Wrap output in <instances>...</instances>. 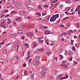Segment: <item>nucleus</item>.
Segmentation results:
<instances>
[{
	"mask_svg": "<svg viewBox=\"0 0 80 80\" xmlns=\"http://www.w3.org/2000/svg\"><path fill=\"white\" fill-rule=\"evenodd\" d=\"M22 13H23H23H24V14H25V13H27V12H26V11H23V12H22Z\"/></svg>",
	"mask_w": 80,
	"mask_h": 80,
	"instance_id": "052dcab7",
	"label": "nucleus"
},
{
	"mask_svg": "<svg viewBox=\"0 0 80 80\" xmlns=\"http://www.w3.org/2000/svg\"><path fill=\"white\" fill-rule=\"evenodd\" d=\"M22 5V3L21 2H19L18 4V6H16V7L18 8H19L20 9H21V8H22L23 7V6Z\"/></svg>",
	"mask_w": 80,
	"mask_h": 80,
	"instance_id": "7ed1b4c3",
	"label": "nucleus"
},
{
	"mask_svg": "<svg viewBox=\"0 0 80 80\" xmlns=\"http://www.w3.org/2000/svg\"><path fill=\"white\" fill-rule=\"evenodd\" d=\"M56 20V19L52 16V17L50 19V21L51 22H55Z\"/></svg>",
	"mask_w": 80,
	"mask_h": 80,
	"instance_id": "39448f33",
	"label": "nucleus"
},
{
	"mask_svg": "<svg viewBox=\"0 0 80 80\" xmlns=\"http://www.w3.org/2000/svg\"><path fill=\"white\" fill-rule=\"evenodd\" d=\"M10 16V15L9 14H7L5 16V17H8Z\"/></svg>",
	"mask_w": 80,
	"mask_h": 80,
	"instance_id": "4d7b16f0",
	"label": "nucleus"
},
{
	"mask_svg": "<svg viewBox=\"0 0 80 80\" xmlns=\"http://www.w3.org/2000/svg\"><path fill=\"white\" fill-rule=\"evenodd\" d=\"M45 66H43L42 68V71H45Z\"/></svg>",
	"mask_w": 80,
	"mask_h": 80,
	"instance_id": "72a5a7b5",
	"label": "nucleus"
},
{
	"mask_svg": "<svg viewBox=\"0 0 80 80\" xmlns=\"http://www.w3.org/2000/svg\"><path fill=\"white\" fill-rule=\"evenodd\" d=\"M72 49L73 51H75V46H73L72 48Z\"/></svg>",
	"mask_w": 80,
	"mask_h": 80,
	"instance_id": "cd10ccee",
	"label": "nucleus"
},
{
	"mask_svg": "<svg viewBox=\"0 0 80 80\" xmlns=\"http://www.w3.org/2000/svg\"><path fill=\"white\" fill-rule=\"evenodd\" d=\"M74 38L75 39H76V38H77V36H74Z\"/></svg>",
	"mask_w": 80,
	"mask_h": 80,
	"instance_id": "338daca9",
	"label": "nucleus"
},
{
	"mask_svg": "<svg viewBox=\"0 0 80 80\" xmlns=\"http://www.w3.org/2000/svg\"><path fill=\"white\" fill-rule=\"evenodd\" d=\"M8 12V10H6L5 11L4 13H7Z\"/></svg>",
	"mask_w": 80,
	"mask_h": 80,
	"instance_id": "864d4df0",
	"label": "nucleus"
},
{
	"mask_svg": "<svg viewBox=\"0 0 80 80\" xmlns=\"http://www.w3.org/2000/svg\"><path fill=\"white\" fill-rule=\"evenodd\" d=\"M67 35V32H63L62 35H61V37H63V35Z\"/></svg>",
	"mask_w": 80,
	"mask_h": 80,
	"instance_id": "412c9836",
	"label": "nucleus"
},
{
	"mask_svg": "<svg viewBox=\"0 0 80 80\" xmlns=\"http://www.w3.org/2000/svg\"><path fill=\"white\" fill-rule=\"evenodd\" d=\"M5 21L4 20H2L1 21V23L0 24L1 27H2L4 28H6L8 27V26H6V24H5Z\"/></svg>",
	"mask_w": 80,
	"mask_h": 80,
	"instance_id": "f03ea898",
	"label": "nucleus"
},
{
	"mask_svg": "<svg viewBox=\"0 0 80 80\" xmlns=\"http://www.w3.org/2000/svg\"><path fill=\"white\" fill-rule=\"evenodd\" d=\"M41 30H45L46 28H47V26H41L40 27Z\"/></svg>",
	"mask_w": 80,
	"mask_h": 80,
	"instance_id": "1a4fd4ad",
	"label": "nucleus"
},
{
	"mask_svg": "<svg viewBox=\"0 0 80 80\" xmlns=\"http://www.w3.org/2000/svg\"><path fill=\"white\" fill-rule=\"evenodd\" d=\"M66 3L70 4L71 3V1L70 0H67V1L66 2Z\"/></svg>",
	"mask_w": 80,
	"mask_h": 80,
	"instance_id": "6ab92c4d",
	"label": "nucleus"
},
{
	"mask_svg": "<svg viewBox=\"0 0 80 80\" xmlns=\"http://www.w3.org/2000/svg\"><path fill=\"white\" fill-rule=\"evenodd\" d=\"M23 46H25L26 47H28H28H29V45L28 44H27V43H25L23 44Z\"/></svg>",
	"mask_w": 80,
	"mask_h": 80,
	"instance_id": "f3484780",
	"label": "nucleus"
},
{
	"mask_svg": "<svg viewBox=\"0 0 80 80\" xmlns=\"http://www.w3.org/2000/svg\"><path fill=\"white\" fill-rule=\"evenodd\" d=\"M16 56V59H17V60H18V59H19V56L18 55H17Z\"/></svg>",
	"mask_w": 80,
	"mask_h": 80,
	"instance_id": "3c124183",
	"label": "nucleus"
},
{
	"mask_svg": "<svg viewBox=\"0 0 80 80\" xmlns=\"http://www.w3.org/2000/svg\"><path fill=\"white\" fill-rule=\"evenodd\" d=\"M38 61H37V62L35 61H34L33 62V63L35 66H37L38 65Z\"/></svg>",
	"mask_w": 80,
	"mask_h": 80,
	"instance_id": "423d86ee",
	"label": "nucleus"
},
{
	"mask_svg": "<svg viewBox=\"0 0 80 80\" xmlns=\"http://www.w3.org/2000/svg\"><path fill=\"white\" fill-rule=\"evenodd\" d=\"M73 58H72V57H70V58H69V61H72V59Z\"/></svg>",
	"mask_w": 80,
	"mask_h": 80,
	"instance_id": "f704fd0d",
	"label": "nucleus"
},
{
	"mask_svg": "<svg viewBox=\"0 0 80 80\" xmlns=\"http://www.w3.org/2000/svg\"><path fill=\"white\" fill-rule=\"evenodd\" d=\"M74 42L73 41V40H71V45H73Z\"/></svg>",
	"mask_w": 80,
	"mask_h": 80,
	"instance_id": "ea45409f",
	"label": "nucleus"
},
{
	"mask_svg": "<svg viewBox=\"0 0 80 80\" xmlns=\"http://www.w3.org/2000/svg\"><path fill=\"white\" fill-rule=\"evenodd\" d=\"M13 3H17V1H14L13 2Z\"/></svg>",
	"mask_w": 80,
	"mask_h": 80,
	"instance_id": "e2e57ef3",
	"label": "nucleus"
},
{
	"mask_svg": "<svg viewBox=\"0 0 80 80\" xmlns=\"http://www.w3.org/2000/svg\"><path fill=\"white\" fill-rule=\"evenodd\" d=\"M58 73V71L57 70H55L54 72V74L55 75H57Z\"/></svg>",
	"mask_w": 80,
	"mask_h": 80,
	"instance_id": "393cba45",
	"label": "nucleus"
},
{
	"mask_svg": "<svg viewBox=\"0 0 80 80\" xmlns=\"http://www.w3.org/2000/svg\"><path fill=\"white\" fill-rule=\"evenodd\" d=\"M58 1V0H54L52 1L51 2V3H55V2H57Z\"/></svg>",
	"mask_w": 80,
	"mask_h": 80,
	"instance_id": "bb28decb",
	"label": "nucleus"
},
{
	"mask_svg": "<svg viewBox=\"0 0 80 80\" xmlns=\"http://www.w3.org/2000/svg\"><path fill=\"white\" fill-rule=\"evenodd\" d=\"M24 75H27V71H25L24 72Z\"/></svg>",
	"mask_w": 80,
	"mask_h": 80,
	"instance_id": "79ce46f5",
	"label": "nucleus"
},
{
	"mask_svg": "<svg viewBox=\"0 0 80 80\" xmlns=\"http://www.w3.org/2000/svg\"><path fill=\"white\" fill-rule=\"evenodd\" d=\"M60 15L61 17H64V14L62 13L60 14Z\"/></svg>",
	"mask_w": 80,
	"mask_h": 80,
	"instance_id": "bf43d9fd",
	"label": "nucleus"
},
{
	"mask_svg": "<svg viewBox=\"0 0 80 80\" xmlns=\"http://www.w3.org/2000/svg\"><path fill=\"white\" fill-rule=\"evenodd\" d=\"M44 33L46 35H49V34H50V33H51V32H50V31H49L47 30L45 31Z\"/></svg>",
	"mask_w": 80,
	"mask_h": 80,
	"instance_id": "6e6552de",
	"label": "nucleus"
},
{
	"mask_svg": "<svg viewBox=\"0 0 80 80\" xmlns=\"http://www.w3.org/2000/svg\"><path fill=\"white\" fill-rule=\"evenodd\" d=\"M59 51L61 53H62V51H63V49L62 48H61L60 49Z\"/></svg>",
	"mask_w": 80,
	"mask_h": 80,
	"instance_id": "09e8293b",
	"label": "nucleus"
},
{
	"mask_svg": "<svg viewBox=\"0 0 80 80\" xmlns=\"http://www.w3.org/2000/svg\"><path fill=\"white\" fill-rule=\"evenodd\" d=\"M12 24H10V25H8V26H9V28H12Z\"/></svg>",
	"mask_w": 80,
	"mask_h": 80,
	"instance_id": "58836bf2",
	"label": "nucleus"
},
{
	"mask_svg": "<svg viewBox=\"0 0 80 80\" xmlns=\"http://www.w3.org/2000/svg\"><path fill=\"white\" fill-rule=\"evenodd\" d=\"M44 49L43 48H41L40 49H38V50H39L40 52H43L44 51Z\"/></svg>",
	"mask_w": 80,
	"mask_h": 80,
	"instance_id": "dca6fc26",
	"label": "nucleus"
},
{
	"mask_svg": "<svg viewBox=\"0 0 80 80\" xmlns=\"http://www.w3.org/2000/svg\"><path fill=\"white\" fill-rule=\"evenodd\" d=\"M33 44L34 45L33 48H35L36 46H37V42H33Z\"/></svg>",
	"mask_w": 80,
	"mask_h": 80,
	"instance_id": "a211bd4d",
	"label": "nucleus"
},
{
	"mask_svg": "<svg viewBox=\"0 0 80 80\" xmlns=\"http://www.w3.org/2000/svg\"><path fill=\"white\" fill-rule=\"evenodd\" d=\"M4 44V42L2 41L1 43H0V45H2V44Z\"/></svg>",
	"mask_w": 80,
	"mask_h": 80,
	"instance_id": "603ef678",
	"label": "nucleus"
},
{
	"mask_svg": "<svg viewBox=\"0 0 80 80\" xmlns=\"http://www.w3.org/2000/svg\"><path fill=\"white\" fill-rule=\"evenodd\" d=\"M72 54V52L70 51H69L68 52V55H71Z\"/></svg>",
	"mask_w": 80,
	"mask_h": 80,
	"instance_id": "a878e982",
	"label": "nucleus"
},
{
	"mask_svg": "<svg viewBox=\"0 0 80 80\" xmlns=\"http://www.w3.org/2000/svg\"><path fill=\"white\" fill-rule=\"evenodd\" d=\"M54 18H55V19L56 18H58V17H59V14H58L54 15L53 16Z\"/></svg>",
	"mask_w": 80,
	"mask_h": 80,
	"instance_id": "f8f14e48",
	"label": "nucleus"
},
{
	"mask_svg": "<svg viewBox=\"0 0 80 80\" xmlns=\"http://www.w3.org/2000/svg\"><path fill=\"white\" fill-rule=\"evenodd\" d=\"M67 34L69 35V36H70V31H68L67 32Z\"/></svg>",
	"mask_w": 80,
	"mask_h": 80,
	"instance_id": "2f4dec72",
	"label": "nucleus"
},
{
	"mask_svg": "<svg viewBox=\"0 0 80 80\" xmlns=\"http://www.w3.org/2000/svg\"><path fill=\"white\" fill-rule=\"evenodd\" d=\"M45 42L46 43H47V45H49V43H48V39H46V40H45Z\"/></svg>",
	"mask_w": 80,
	"mask_h": 80,
	"instance_id": "473e14b6",
	"label": "nucleus"
},
{
	"mask_svg": "<svg viewBox=\"0 0 80 80\" xmlns=\"http://www.w3.org/2000/svg\"><path fill=\"white\" fill-rule=\"evenodd\" d=\"M67 61H66L63 60L62 62V63H65Z\"/></svg>",
	"mask_w": 80,
	"mask_h": 80,
	"instance_id": "680f3d73",
	"label": "nucleus"
},
{
	"mask_svg": "<svg viewBox=\"0 0 80 80\" xmlns=\"http://www.w3.org/2000/svg\"><path fill=\"white\" fill-rule=\"evenodd\" d=\"M78 14L80 15V8L78 6L75 10L74 12H78Z\"/></svg>",
	"mask_w": 80,
	"mask_h": 80,
	"instance_id": "20e7f679",
	"label": "nucleus"
},
{
	"mask_svg": "<svg viewBox=\"0 0 80 80\" xmlns=\"http://www.w3.org/2000/svg\"><path fill=\"white\" fill-rule=\"evenodd\" d=\"M71 24V23L70 22H68L66 26L65 27V28L70 26Z\"/></svg>",
	"mask_w": 80,
	"mask_h": 80,
	"instance_id": "4468645a",
	"label": "nucleus"
},
{
	"mask_svg": "<svg viewBox=\"0 0 80 80\" xmlns=\"http://www.w3.org/2000/svg\"><path fill=\"white\" fill-rule=\"evenodd\" d=\"M3 53H7V49H4L3 51Z\"/></svg>",
	"mask_w": 80,
	"mask_h": 80,
	"instance_id": "4be33fe9",
	"label": "nucleus"
},
{
	"mask_svg": "<svg viewBox=\"0 0 80 80\" xmlns=\"http://www.w3.org/2000/svg\"><path fill=\"white\" fill-rule=\"evenodd\" d=\"M13 24H14V26H15V25H16V22H15L14 21L13 22Z\"/></svg>",
	"mask_w": 80,
	"mask_h": 80,
	"instance_id": "6e6d98bb",
	"label": "nucleus"
},
{
	"mask_svg": "<svg viewBox=\"0 0 80 80\" xmlns=\"http://www.w3.org/2000/svg\"><path fill=\"white\" fill-rule=\"evenodd\" d=\"M16 47H17V51H18V48H19V46L18 45V44H17V45L16 46Z\"/></svg>",
	"mask_w": 80,
	"mask_h": 80,
	"instance_id": "a19ab883",
	"label": "nucleus"
},
{
	"mask_svg": "<svg viewBox=\"0 0 80 80\" xmlns=\"http://www.w3.org/2000/svg\"><path fill=\"white\" fill-rule=\"evenodd\" d=\"M60 27L63 28L64 27V25L63 24H60L59 25Z\"/></svg>",
	"mask_w": 80,
	"mask_h": 80,
	"instance_id": "4c0bfd02",
	"label": "nucleus"
},
{
	"mask_svg": "<svg viewBox=\"0 0 80 80\" xmlns=\"http://www.w3.org/2000/svg\"><path fill=\"white\" fill-rule=\"evenodd\" d=\"M54 60H55L56 61H57V57H56L54 58Z\"/></svg>",
	"mask_w": 80,
	"mask_h": 80,
	"instance_id": "774afa93",
	"label": "nucleus"
},
{
	"mask_svg": "<svg viewBox=\"0 0 80 80\" xmlns=\"http://www.w3.org/2000/svg\"><path fill=\"white\" fill-rule=\"evenodd\" d=\"M63 7V5L62 4H60L59 6V8H62V7Z\"/></svg>",
	"mask_w": 80,
	"mask_h": 80,
	"instance_id": "de8ad7c7",
	"label": "nucleus"
},
{
	"mask_svg": "<svg viewBox=\"0 0 80 80\" xmlns=\"http://www.w3.org/2000/svg\"><path fill=\"white\" fill-rule=\"evenodd\" d=\"M4 16H5V15H2L0 17V18H3V17Z\"/></svg>",
	"mask_w": 80,
	"mask_h": 80,
	"instance_id": "0e129e2a",
	"label": "nucleus"
},
{
	"mask_svg": "<svg viewBox=\"0 0 80 80\" xmlns=\"http://www.w3.org/2000/svg\"><path fill=\"white\" fill-rule=\"evenodd\" d=\"M27 66V64L26 63H25L23 65V67L24 68H25L26 66Z\"/></svg>",
	"mask_w": 80,
	"mask_h": 80,
	"instance_id": "13d9d810",
	"label": "nucleus"
},
{
	"mask_svg": "<svg viewBox=\"0 0 80 80\" xmlns=\"http://www.w3.org/2000/svg\"><path fill=\"white\" fill-rule=\"evenodd\" d=\"M38 41L40 43H43V41L41 39H39Z\"/></svg>",
	"mask_w": 80,
	"mask_h": 80,
	"instance_id": "37998d69",
	"label": "nucleus"
},
{
	"mask_svg": "<svg viewBox=\"0 0 80 80\" xmlns=\"http://www.w3.org/2000/svg\"><path fill=\"white\" fill-rule=\"evenodd\" d=\"M46 54H47V55H51V53H52V52H46Z\"/></svg>",
	"mask_w": 80,
	"mask_h": 80,
	"instance_id": "7c9ffc66",
	"label": "nucleus"
},
{
	"mask_svg": "<svg viewBox=\"0 0 80 80\" xmlns=\"http://www.w3.org/2000/svg\"><path fill=\"white\" fill-rule=\"evenodd\" d=\"M59 56H60V58H61V59H63V55L61 54H59Z\"/></svg>",
	"mask_w": 80,
	"mask_h": 80,
	"instance_id": "c756f323",
	"label": "nucleus"
},
{
	"mask_svg": "<svg viewBox=\"0 0 80 80\" xmlns=\"http://www.w3.org/2000/svg\"><path fill=\"white\" fill-rule=\"evenodd\" d=\"M30 3H31V1H28L26 3V5H29Z\"/></svg>",
	"mask_w": 80,
	"mask_h": 80,
	"instance_id": "aec40b11",
	"label": "nucleus"
},
{
	"mask_svg": "<svg viewBox=\"0 0 80 80\" xmlns=\"http://www.w3.org/2000/svg\"><path fill=\"white\" fill-rule=\"evenodd\" d=\"M27 18H28V19H32V17H30V16H28L27 17Z\"/></svg>",
	"mask_w": 80,
	"mask_h": 80,
	"instance_id": "8fccbe9b",
	"label": "nucleus"
},
{
	"mask_svg": "<svg viewBox=\"0 0 80 80\" xmlns=\"http://www.w3.org/2000/svg\"><path fill=\"white\" fill-rule=\"evenodd\" d=\"M9 38H14L13 34H10V35H9Z\"/></svg>",
	"mask_w": 80,
	"mask_h": 80,
	"instance_id": "5701e85b",
	"label": "nucleus"
},
{
	"mask_svg": "<svg viewBox=\"0 0 80 80\" xmlns=\"http://www.w3.org/2000/svg\"><path fill=\"white\" fill-rule=\"evenodd\" d=\"M18 33H19V34H22V33H23V31L21 30L18 31Z\"/></svg>",
	"mask_w": 80,
	"mask_h": 80,
	"instance_id": "b1692460",
	"label": "nucleus"
},
{
	"mask_svg": "<svg viewBox=\"0 0 80 80\" xmlns=\"http://www.w3.org/2000/svg\"><path fill=\"white\" fill-rule=\"evenodd\" d=\"M24 25H21L20 27H18V30H22L24 28Z\"/></svg>",
	"mask_w": 80,
	"mask_h": 80,
	"instance_id": "0eeeda50",
	"label": "nucleus"
},
{
	"mask_svg": "<svg viewBox=\"0 0 80 80\" xmlns=\"http://www.w3.org/2000/svg\"><path fill=\"white\" fill-rule=\"evenodd\" d=\"M41 75H42V76L43 77H45V73L44 72L42 71L41 72Z\"/></svg>",
	"mask_w": 80,
	"mask_h": 80,
	"instance_id": "ddd939ff",
	"label": "nucleus"
},
{
	"mask_svg": "<svg viewBox=\"0 0 80 80\" xmlns=\"http://www.w3.org/2000/svg\"><path fill=\"white\" fill-rule=\"evenodd\" d=\"M40 58V56L38 55H36L35 57V59L37 58Z\"/></svg>",
	"mask_w": 80,
	"mask_h": 80,
	"instance_id": "c85d7f7f",
	"label": "nucleus"
},
{
	"mask_svg": "<svg viewBox=\"0 0 80 80\" xmlns=\"http://www.w3.org/2000/svg\"><path fill=\"white\" fill-rule=\"evenodd\" d=\"M47 12H46V13H42V16H45V15H47Z\"/></svg>",
	"mask_w": 80,
	"mask_h": 80,
	"instance_id": "49530a36",
	"label": "nucleus"
},
{
	"mask_svg": "<svg viewBox=\"0 0 80 80\" xmlns=\"http://www.w3.org/2000/svg\"><path fill=\"white\" fill-rule=\"evenodd\" d=\"M17 12H15V11H12L11 12V14H12V13H17Z\"/></svg>",
	"mask_w": 80,
	"mask_h": 80,
	"instance_id": "a18cd8bd",
	"label": "nucleus"
},
{
	"mask_svg": "<svg viewBox=\"0 0 80 80\" xmlns=\"http://www.w3.org/2000/svg\"><path fill=\"white\" fill-rule=\"evenodd\" d=\"M44 8H48V6L47 5H46L44 6Z\"/></svg>",
	"mask_w": 80,
	"mask_h": 80,
	"instance_id": "c03bdc74",
	"label": "nucleus"
},
{
	"mask_svg": "<svg viewBox=\"0 0 80 80\" xmlns=\"http://www.w3.org/2000/svg\"><path fill=\"white\" fill-rule=\"evenodd\" d=\"M62 75H63V74L62 73L61 74L58 75L56 78L57 80H59V79H60V80H63V79H66V78H67L68 77V76L67 74H65V77L61 78Z\"/></svg>",
	"mask_w": 80,
	"mask_h": 80,
	"instance_id": "f257e3e1",
	"label": "nucleus"
},
{
	"mask_svg": "<svg viewBox=\"0 0 80 80\" xmlns=\"http://www.w3.org/2000/svg\"><path fill=\"white\" fill-rule=\"evenodd\" d=\"M60 66L63 67L64 68H68V66H67L66 64H62L60 65Z\"/></svg>",
	"mask_w": 80,
	"mask_h": 80,
	"instance_id": "9d476101",
	"label": "nucleus"
},
{
	"mask_svg": "<svg viewBox=\"0 0 80 80\" xmlns=\"http://www.w3.org/2000/svg\"><path fill=\"white\" fill-rule=\"evenodd\" d=\"M36 15H38L39 17H41V14L40 13V12H37L36 13Z\"/></svg>",
	"mask_w": 80,
	"mask_h": 80,
	"instance_id": "e433bc0d",
	"label": "nucleus"
},
{
	"mask_svg": "<svg viewBox=\"0 0 80 80\" xmlns=\"http://www.w3.org/2000/svg\"><path fill=\"white\" fill-rule=\"evenodd\" d=\"M28 35L30 36V37H33L34 36V33L32 32H29L28 33Z\"/></svg>",
	"mask_w": 80,
	"mask_h": 80,
	"instance_id": "9b49d317",
	"label": "nucleus"
},
{
	"mask_svg": "<svg viewBox=\"0 0 80 80\" xmlns=\"http://www.w3.org/2000/svg\"><path fill=\"white\" fill-rule=\"evenodd\" d=\"M31 79H34V74L32 73L31 75Z\"/></svg>",
	"mask_w": 80,
	"mask_h": 80,
	"instance_id": "2eb2a0df",
	"label": "nucleus"
},
{
	"mask_svg": "<svg viewBox=\"0 0 80 80\" xmlns=\"http://www.w3.org/2000/svg\"><path fill=\"white\" fill-rule=\"evenodd\" d=\"M53 45H54V44L51 43L50 44V46H53Z\"/></svg>",
	"mask_w": 80,
	"mask_h": 80,
	"instance_id": "69168bd1",
	"label": "nucleus"
},
{
	"mask_svg": "<svg viewBox=\"0 0 80 80\" xmlns=\"http://www.w3.org/2000/svg\"><path fill=\"white\" fill-rule=\"evenodd\" d=\"M38 8H39L40 10H42V7L40 5H39L38 7Z\"/></svg>",
	"mask_w": 80,
	"mask_h": 80,
	"instance_id": "c9c22d12",
	"label": "nucleus"
},
{
	"mask_svg": "<svg viewBox=\"0 0 80 80\" xmlns=\"http://www.w3.org/2000/svg\"><path fill=\"white\" fill-rule=\"evenodd\" d=\"M21 38L22 40H24V38H25V37L22 36L21 37Z\"/></svg>",
	"mask_w": 80,
	"mask_h": 80,
	"instance_id": "5fc2aeb1",
	"label": "nucleus"
}]
</instances>
